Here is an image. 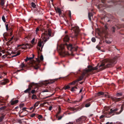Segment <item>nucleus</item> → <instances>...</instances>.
I'll return each instance as SVG.
<instances>
[{
    "label": "nucleus",
    "instance_id": "nucleus-1",
    "mask_svg": "<svg viewBox=\"0 0 124 124\" xmlns=\"http://www.w3.org/2000/svg\"><path fill=\"white\" fill-rule=\"evenodd\" d=\"M4 4V0H0V4L2 6H3Z\"/></svg>",
    "mask_w": 124,
    "mask_h": 124
},
{
    "label": "nucleus",
    "instance_id": "nucleus-2",
    "mask_svg": "<svg viewBox=\"0 0 124 124\" xmlns=\"http://www.w3.org/2000/svg\"><path fill=\"white\" fill-rule=\"evenodd\" d=\"M31 6L33 8H35V7H36V5L33 2H32L31 3Z\"/></svg>",
    "mask_w": 124,
    "mask_h": 124
},
{
    "label": "nucleus",
    "instance_id": "nucleus-3",
    "mask_svg": "<svg viewBox=\"0 0 124 124\" xmlns=\"http://www.w3.org/2000/svg\"><path fill=\"white\" fill-rule=\"evenodd\" d=\"M102 3H105V0H101Z\"/></svg>",
    "mask_w": 124,
    "mask_h": 124
},
{
    "label": "nucleus",
    "instance_id": "nucleus-4",
    "mask_svg": "<svg viewBox=\"0 0 124 124\" xmlns=\"http://www.w3.org/2000/svg\"><path fill=\"white\" fill-rule=\"evenodd\" d=\"M51 0L52 2L53 1V0Z\"/></svg>",
    "mask_w": 124,
    "mask_h": 124
}]
</instances>
